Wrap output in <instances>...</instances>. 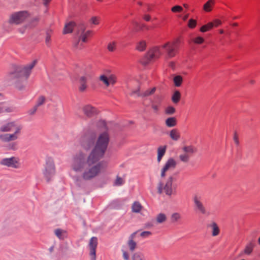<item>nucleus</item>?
<instances>
[{"instance_id": "f257e3e1", "label": "nucleus", "mask_w": 260, "mask_h": 260, "mask_svg": "<svg viewBox=\"0 0 260 260\" xmlns=\"http://www.w3.org/2000/svg\"><path fill=\"white\" fill-rule=\"evenodd\" d=\"M96 136L88 133L82 136L79 140V145L84 150H91L88 155L80 151L75 154L71 166V176L74 182L80 186L83 181H90L105 171L107 162L99 161L103 158L107 150L109 142V135L107 132L101 133L95 142Z\"/></svg>"}, {"instance_id": "f03ea898", "label": "nucleus", "mask_w": 260, "mask_h": 260, "mask_svg": "<svg viewBox=\"0 0 260 260\" xmlns=\"http://www.w3.org/2000/svg\"><path fill=\"white\" fill-rule=\"evenodd\" d=\"M36 64L37 60H34L25 65L14 66L7 75V79L15 83L18 88L21 89L22 87L19 85V83L28 78Z\"/></svg>"}, {"instance_id": "7ed1b4c3", "label": "nucleus", "mask_w": 260, "mask_h": 260, "mask_svg": "<svg viewBox=\"0 0 260 260\" xmlns=\"http://www.w3.org/2000/svg\"><path fill=\"white\" fill-rule=\"evenodd\" d=\"M22 126L15 121L6 122L0 126V141L9 143L17 140L21 134Z\"/></svg>"}, {"instance_id": "20e7f679", "label": "nucleus", "mask_w": 260, "mask_h": 260, "mask_svg": "<svg viewBox=\"0 0 260 260\" xmlns=\"http://www.w3.org/2000/svg\"><path fill=\"white\" fill-rule=\"evenodd\" d=\"M176 180L173 175L170 176L164 182L160 181L157 186V192L161 194L163 192L168 196L174 194L176 191V186L173 184Z\"/></svg>"}, {"instance_id": "39448f33", "label": "nucleus", "mask_w": 260, "mask_h": 260, "mask_svg": "<svg viewBox=\"0 0 260 260\" xmlns=\"http://www.w3.org/2000/svg\"><path fill=\"white\" fill-rule=\"evenodd\" d=\"M30 17L27 11H20L11 13L8 19V23L11 25H20L25 22Z\"/></svg>"}, {"instance_id": "423d86ee", "label": "nucleus", "mask_w": 260, "mask_h": 260, "mask_svg": "<svg viewBox=\"0 0 260 260\" xmlns=\"http://www.w3.org/2000/svg\"><path fill=\"white\" fill-rule=\"evenodd\" d=\"M192 201L194 210L198 213L205 215H209L210 212L208 211L203 203L202 197L199 194H195L192 197Z\"/></svg>"}, {"instance_id": "0eeeda50", "label": "nucleus", "mask_w": 260, "mask_h": 260, "mask_svg": "<svg viewBox=\"0 0 260 260\" xmlns=\"http://www.w3.org/2000/svg\"><path fill=\"white\" fill-rule=\"evenodd\" d=\"M179 42V39H176L173 42H168L161 45V48L164 50V52L166 53L168 58H172L175 56Z\"/></svg>"}, {"instance_id": "6e6552de", "label": "nucleus", "mask_w": 260, "mask_h": 260, "mask_svg": "<svg viewBox=\"0 0 260 260\" xmlns=\"http://www.w3.org/2000/svg\"><path fill=\"white\" fill-rule=\"evenodd\" d=\"M43 174L47 181H49L55 173V167L54 161L51 157L46 159V162L43 170Z\"/></svg>"}, {"instance_id": "1a4fd4ad", "label": "nucleus", "mask_w": 260, "mask_h": 260, "mask_svg": "<svg viewBox=\"0 0 260 260\" xmlns=\"http://www.w3.org/2000/svg\"><path fill=\"white\" fill-rule=\"evenodd\" d=\"M183 153L180 154L178 157L181 162L188 163L190 155L196 152V149L192 145L185 146L182 148Z\"/></svg>"}, {"instance_id": "9d476101", "label": "nucleus", "mask_w": 260, "mask_h": 260, "mask_svg": "<svg viewBox=\"0 0 260 260\" xmlns=\"http://www.w3.org/2000/svg\"><path fill=\"white\" fill-rule=\"evenodd\" d=\"M0 165L13 169H19L21 166L20 159L18 157L14 156L1 159Z\"/></svg>"}, {"instance_id": "9b49d317", "label": "nucleus", "mask_w": 260, "mask_h": 260, "mask_svg": "<svg viewBox=\"0 0 260 260\" xmlns=\"http://www.w3.org/2000/svg\"><path fill=\"white\" fill-rule=\"evenodd\" d=\"M81 34L79 37V40L74 43V47L78 50L82 49L84 46L82 43H85L87 41V38L91 33V31L87 30L85 32V27L83 25L82 26L81 28Z\"/></svg>"}, {"instance_id": "f8f14e48", "label": "nucleus", "mask_w": 260, "mask_h": 260, "mask_svg": "<svg viewBox=\"0 0 260 260\" xmlns=\"http://www.w3.org/2000/svg\"><path fill=\"white\" fill-rule=\"evenodd\" d=\"M177 166V162L172 157L169 158L165 162L160 171V176L161 178L166 177L167 172L170 170L175 169Z\"/></svg>"}, {"instance_id": "ddd939ff", "label": "nucleus", "mask_w": 260, "mask_h": 260, "mask_svg": "<svg viewBox=\"0 0 260 260\" xmlns=\"http://www.w3.org/2000/svg\"><path fill=\"white\" fill-rule=\"evenodd\" d=\"M40 19L39 16L32 17L27 23L19 27L18 31L21 34H24L27 30L36 27L38 25Z\"/></svg>"}, {"instance_id": "4468645a", "label": "nucleus", "mask_w": 260, "mask_h": 260, "mask_svg": "<svg viewBox=\"0 0 260 260\" xmlns=\"http://www.w3.org/2000/svg\"><path fill=\"white\" fill-rule=\"evenodd\" d=\"M162 48L161 46H155L151 49L147 53L146 57L148 61H151L152 59L158 58L163 54Z\"/></svg>"}, {"instance_id": "2eb2a0df", "label": "nucleus", "mask_w": 260, "mask_h": 260, "mask_svg": "<svg viewBox=\"0 0 260 260\" xmlns=\"http://www.w3.org/2000/svg\"><path fill=\"white\" fill-rule=\"evenodd\" d=\"M98 246V239L96 237H92L89 241V255L90 260H96V249Z\"/></svg>"}, {"instance_id": "dca6fc26", "label": "nucleus", "mask_w": 260, "mask_h": 260, "mask_svg": "<svg viewBox=\"0 0 260 260\" xmlns=\"http://www.w3.org/2000/svg\"><path fill=\"white\" fill-rule=\"evenodd\" d=\"M92 77V74L91 73H87L84 75L80 77L79 79V89L80 91H84L86 88V82L91 80Z\"/></svg>"}, {"instance_id": "f3484780", "label": "nucleus", "mask_w": 260, "mask_h": 260, "mask_svg": "<svg viewBox=\"0 0 260 260\" xmlns=\"http://www.w3.org/2000/svg\"><path fill=\"white\" fill-rule=\"evenodd\" d=\"M138 231H136L132 233L129 237L127 241V245L129 247V250L131 251H134L137 246V243L134 241V239L136 237V234Z\"/></svg>"}, {"instance_id": "a211bd4d", "label": "nucleus", "mask_w": 260, "mask_h": 260, "mask_svg": "<svg viewBox=\"0 0 260 260\" xmlns=\"http://www.w3.org/2000/svg\"><path fill=\"white\" fill-rule=\"evenodd\" d=\"M83 111L88 117H91L96 114V110L90 105H86L83 107Z\"/></svg>"}, {"instance_id": "6ab92c4d", "label": "nucleus", "mask_w": 260, "mask_h": 260, "mask_svg": "<svg viewBox=\"0 0 260 260\" xmlns=\"http://www.w3.org/2000/svg\"><path fill=\"white\" fill-rule=\"evenodd\" d=\"M75 25L76 23L74 21H70L66 23L63 29V34H67L72 32Z\"/></svg>"}, {"instance_id": "aec40b11", "label": "nucleus", "mask_w": 260, "mask_h": 260, "mask_svg": "<svg viewBox=\"0 0 260 260\" xmlns=\"http://www.w3.org/2000/svg\"><path fill=\"white\" fill-rule=\"evenodd\" d=\"M207 227L211 229L212 236H217L219 234L220 230L218 225L215 222L212 221L211 223L207 225Z\"/></svg>"}, {"instance_id": "412c9836", "label": "nucleus", "mask_w": 260, "mask_h": 260, "mask_svg": "<svg viewBox=\"0 0 260 260\" xmlns=\"http://www.w3.org/2000/svg\"><path fill=\"white\" fill-rule=\"evenodd\" d=\"M167 149V146H161L157 148V161L158 163L160 162L162 157L165 154Z\"/></svg>"}, {"instance_id": "4be33fe9", "label": "nucleus", "mask_w": 260, "mask_h": 260, "mask_svg": "<svg viewBox=\"0 0 260 260\" xmlns=\"http://www.w3.org/2000/svg\"><path fill=\"white\" fill-rule=\"evenodd\" d=\"M255 244L253 241L249 242L245 246L244 249L243 250V253L246 255H250L253 251Z\"/></svg>"}, {"instance_id": "5701e85b", "label": "nucleus", "mask_w": 260, "mask_h": 260, "mask_svg": "<svg viewBox=\"0 0 260 260\" xmlns=\"http://www.w3.org/2000/svg\"><path fill=\"white\" fill-rule=\"evenodd\" d=\"M54 233L56 237L59 239L62 240L67 237V232L60 229H56L54 231Z\"/></svg>"}, {"instance_id": "b1692460", "label": "nucleus", "mask_w": 260, "mask_h": 260, "mask_svg": "<svg viewBox=\"0 0 260 260\" xmlns=\"http://www.w3.org/2000/svg\"><path fill=\"white\" fill-rule=\"evenodd\" d=\"M165 124L169 127H174L177 124L176 118L174 117H169L165 120Z\"/></svg>"}, {"instance_id": "393cba45", "label": "nucleus", "mask_w": 260, "mask_h": 260, "mask_svg": "<svg viewBox=\"0 0 260 260\" xmlns=\"http://www.w3.org/2000/svg\"><path fill=\"white\" fill-rule=\"evenodd\" d=\"M170 137L173 140L178 141L180 138V135L177 129H173L170 132Z\"/></svg>"}, {"instance_id": "a878e982", "label": "nucleus", "mask_w": 260, "mask_h": 260, "mask_svg": "<svg viewBox=\"0 0 260 260\" xmlns=\"http://www.w3.org/2000/svg\"><path fill=\"white\" fill-rule=\"evenodd\" d=\"M142 208V206L139 202H135L132 206V210L134 213H140Z\"/></svg>"}, {"instance_id": "bb28decb", "label": "nucleus", "mask_w": 260, "mask_h": 260, "mask_svg": "<svg viewBox=\"0 0 260 260\" xmlns=\"http://www.w3.org/2000/svg\"><path fill=\"white\" fill-rule=\"evenodd\" d=\"M181 99V93L179 90H175L171 98L172 101L174 104H177Z\"/></svg>"}, {"instance_id": "cd10ccee", "label": "nucleus", "mask_w": 260, "mask_h": 260, "mask_svg": "<svg viewBox=\"0 0 260 260\" xmlns=\"http://www.w3.org/2000/svg\"><path fill=\"white\" fill-rule=\"evenodd\" d=\"M215 2L214 0H209L204 4L203 6L204 10L207 12H210Z\"/></svg>"}, {"instance_id": "c85d7f7f", "label": "nucleus", "mask_w": 260, "mask_h": 260, "mask_svg": "<svg viewBox=\"0 0 260 260\" xmlns=\"http://www.w3.org/2000/svg\"><path fill=\"white\" fill-rule=\"evenodd\" d=\"M132 260H146V258L143 253L138 251L134 253Z\"/></svg>"}, {"instance_id": "c756f323", "label": "nucleus", "mask_w": 260, "mask_h": 260, "mask_svg": "<svg viewBox=\"0 0 260 260\" xmlns=\"http://www.w3.org/2000/svg\"><path fill=\"white\" fill-rule=\"evenodd\" d=\"M13 111L12 107L7 106L6 104L0 103V113L4 112H11Z\"/></svg>"}, {"instance_id": "7c9ffc66", "label": "nucleus", "mask_w": 260, "mask_h": 260, "mask_svg": "<svg viewBox=\"0 0 260 260\" xmlns=\"http://www.w3.org/2000/svg\"><path fill=\"white\" fill-rule=\"evenodd\" d=\"M155 219L157 223H162L166 221L167 216L165 214L160 213L156 216Z\"/></svg>"}, {"instance_id": "2f4dec72", "label": "nucleus", "mask_w": 260, "mask_h": 260, "mask_svg": "<svg viewBox=\"0 0 260 260\" xmlns=\"http://www.w3.org/2000/svg\"><path fill=\"white\" fill-rule=\"evenodd\" d=\"M173 82L175 86L180 87L182 83L183 78L180 75L175 76L173 78Z\"/></svg>"}, {"instance_id": "473e14b6", "label": "nucleus", "mask_w": 260, "mask_h": 260, "mask_svg": "<svg viewBox=\"0 0 260 260\" xmlns=\"http://www.w3.org/2000/svg\"><path fill=\"white\" fill-rule=\"evenodd\" d=\"M214 26L213 22H209L208 24L202 26L200 28V31L204 32L211 30Z\"/></svg>"}, {"instance_id": "72a5a7b5", "label": "nucleus", "mask_w": 260, "mask_h": 260, "mask_svg": "<svg viewBox=\"0 0 260 260\" xmlns=\"http://www.w3.org/2000/svg\"><path fill=\"white\" fill-rule=\"evenodd\" d=\"M181 216L180 213L176 212L174 213L171 215V220L173 222H175L178 221L179 220L181 219Z\"/></svg>"}, {"instance_id": "f704fd0d", "label": "nucleus", "mask_w": 260, "mask_h": 260, "mask_svg": "<svg viewBox=\"0 0 260 260\" xmlns=\"http://www.w3.org/2000/svg\"><path fill=\"white\" fill-rule=\"evenodd\" d=\"M146 44L145 41H140L137 46V49L140 51H143L145 49Z\"/></svg>"}, {"instance_id": "c9c22d12", "label": "nucleus", "mask_w": 260, "mask_h": 260, "mask_svg": "<svg viewBox=\"0 0 260 260\" xmlns=\"http://www.w3.org/2000/svg\"><path fill=\"white\" fill-rule=\"evenodd\" d=\"M156 89L153 87L150 89H147L141 94L142 96H147L152 94L155 91Z\"/></svg>"}, {"instance_id": "e433bc0d", "label": "nucleus", "mask_w": 260, "mask_h": 260, "mask_svg": "<svg viewBox=\"0 0 260 260\" xmlns=\"http://www.w3.org/2000/svg\"><path fill=\"white\" fill-rule=\"evenodd\" d=\"M100 81L103 82L106 86H109L110 85L108 77L105 76V75H102L100 76Z\"/></svg>"}, {"instance_id": "4c0bfd02", "label": "nucleus", "mask_w": 260, "mask_h": 260, "mask_svg": "<svg viewBox=\"0 0 260 260\" xmlns=\"http://www.w3.org/2000/svg\"><path fill=\"white\" fill-rule=\"evenodd\" d=\"M175 112V109L172 106H169L165 110V113L168 115L173 114Z\"/></svg>"}, {"instance_id": "58836bf2", "label": "nucleus", "mask_w": 260, "mask_h": 260, "mask_svg": "<svg viewBox=\"0 0 260 260\" xmlns=\"http://www.w3.org/2000/svg\"><path fill=\"white\" fill-rule=\"evenodd\" d=\"M116 45V43L114 41L111 42L108 45V49L109 51L113 52L115 50Z\"/></svg>"}, {"instance_id": "ea45409f", "label": "nucleus", "mask_w": 260, "mask_h": 260, "mask_svg": "<svg viewBox=\"0 0 260 260\" xmlns=\"http://www.w3.org/2000/svg\"><path fill=\"white\" fill-rule=\"evenodd\" d=\"M45 102V98L43 96H40L39 98V99L37 101V103L35 106L38 108V107L44 104Z\"/></svg>"}, {"instance_id": "a19ab883", "label": "nucleus", "mask_w": 260, "mask_h": 260, "mask_svg": "<svg viewBox=\"0 0 260 260\" xmlns=\"http://www.w3.org/2000/svg\"><path fill=\"white\" fill-rule=\"evenodd\" d=\"M124 183V181L122 178L117 177L114 182V185L116 186H120L123 184Z\"/></svg>"}, {"instance_id": "79ce46f5", "label": "nucleus", "mask_w": 260, "mask_h": 260, "mask_svg": "<svg viewBox=\"0 0 260 260\" xmlns=\"http://www.w3.org/2000/svg\"><path fill=\"white\" fill-rule=\"evenodd\" d=\"M89 21L92 24L98 25L99 24V18L96 16H93L90 19Z\"/></svg>"}, {"instance_id": "37998d69", "label": "nucleus", "mask_w": 260, "mask_h": 260, "mask_svg": "<svg viewBox=\"0 0 260 260\" xmlns=\"http://www.w3.org/2000/svg\"><path fill=\"white\" fill-rule=\"evenodd\" d=\"M193 42L197 44H201L204 42V39L201 37H197L193 40Z\"/></svg>"}, {"instance_id": "c03bdc74", "label": "nucleus", "mask_w": 260, "mask_h": 260, "mask_svg": "<svg viewBox=\"0 0 260 260\" xmlns=\"http://www.w3.org/2000/svg\"><path fill=\"white\" fill-rule=\"evenodd\" d=\"M197 25V21L192 19H189L188 21V26L190 28H193Z\"/></svg>"}, {"instance_id": "a18cd8bd", "label": "nucleus", "mask_w": 260, "mask_h": 260, "mask_svg": "<svg viewBox=\"0 0 260 260\" xmlns=\"http://www.w3.org/2000/svg\"><path fill=\"white\" fill-rule=\"evenodd\" d=\"M108 81H109L110 85V84L113 85L115 83L116 78H115V76H114L113 75H109V76H108Z\"/></svg>"}, {"instance_id": "49530a36", "label": "nucleus", "mask_w": 260, "mask_h": 260, "mask_svg": "<svg viewBox=\"0 0 260 260\" xmlns=\"http://www.w3.org/2000/svg\"><path fill=\"white\" fill-rule=\"evenodd\" d=\"M182 10V8L180 6H175L171 9V11L174 13L180 12Z\"/></svg>"}, {"instance_id": "de8ad7c7", "label": "nucleus", "mask_w": 260, "mask_h": 260, "mask_svg": "<svg viewBox=\"0 0 260 260\" xmlns=\"http://www.w3.org/2000/svg\"><path fill=\"white\" fill-rule=\"evenodd\" d=\"M151 235V233L149 231H144L140 233V236L143 238H147Z\"/></svg>"}, {"instance_id": "09e8293b", "label": "nucleus", "mask_w": 260, "mask_h": 260, "mask_svg": "<svg viewBox=\"0 0 260 260\" xmlns=\"http://www.w3.org/2000/svg\"><path fill=\"white\" fill-rule=\"evenodd\" d=\"M37 109H38V107H36V106H35L32 108H31V109H30L29 110H28L27 113L29 115H33L35 114Z\"/></svg>"}, {"instance_id": "8fccbe9b", "label": "nucleus", "mask_w": 260, "mask_h": 260, "mask_svg": "<svg viewBox=\"0 0 260 260\" xmlns=\"http://www.w3.org/2000/svg\"><path fill=\"white\" fill-rule=\"evenodd\" d=\"M233 139H234V143H235V144L237 146H238L239 144V141L238 135L236 132L234 133Z\"/></svg>"}, {"instance_id": "3c124183", "label": "nucleus", "mask_w": 260, "mask_h": 260, "mask_svg": "<svg viewBox=\"0 0 260 260\" xmlns=\"http://www.w3.org/2000/svg\"><path fill=\"white\" fill-rule=\"evenodd\" d=\"M158 105L159 104H156L153 102L152 103L151 107L155 112H157L159 110Z\"/></svg>"}, {"instance_id": "603ef678", "label": "nucleus", "mask_w": 260, "mask_h": 260, "mask_svg": "<svg viewBox=\"0 0 260 260\" xmlns=\"http://www.w3.org/2000/svg\"><path fill=\"white\" fill-rule=\"evenodd\" d=\"M131 95H132V96L136 95L137 96H142L141 94H140V93H139V89H138L136 90L133 91L131 93Z\"/></svg>"}, {"instance_id": "864d4df0", "label": "nucleus", "mask_w": 260, "mask_h": 260, "mask_svg": "<svg viewBox=\"0 0 260 260\" xmlns=\"http://www.w3.org/2000/svg\"><path fill=\"white\" fill-rule=\"evenodd\" d=\"M122 256H123L124 259H125V260L129 259V256L128 253L126 251H123Z\"/></svg>"}, {"instance_id": "5fc2aeb1", "label": "nucleus", "mask_w": 260, "mask_h": 260, "mask_svg": "<svg viewBox=\"0 0 260 260\" xmlns=\"http://www.w3.org/2000/svg\"><path fill=\"white\" fill-rule=\"evenodd\" d=\"M98 125L102 126L104 128V129H107L106 124L105 121L101 120L99 121Z\"/></svg>"}, {"instance_id": "6e6d98bb", "label": "nucleus", "mask_w": 260, "mask_h": 260, "mask_svg": "<svg viewBox=\"0 0 260 260\" xmlns=\"http://www.w3.org/2000/svg\"><path fill=\"white\" fill-rule=\"evenodd\" d=\"M17 144L16 143H11L9 145V148L10 149L15 150L16 149Z\"/></svg>"}, {"instance_id": "4d7b16f0", "label": "nucleus", "mask_w": 260, "mask_h": 260, "mask_svg": "<svg viewBox=\"0 0 260 260\" xmlns=\"http://www.w3.org/2000/svg\"><path fill=\"white\" fill-rule=\"evenodd\" d=\"M132 22L133 24V25L136 27V30H137V28H139V29L140 28L141 24L139 22H138L137 21H136L135 20H133Z\"/></svg>"}, {"instance_id": "13d9d810", "label": "nucleus", "mask_w": 260, "mask_h": 260, "mask_svg": "<svg viewBox=\"0 0 260 260\" xmlns=\"http://www.w3.org/2000/svg\"><path fill=\"white\" fill-rule=\"evenodd\" d=\"M144 20L146 21H149L151 20V16L149 15L145 14L143 17Z\"/></svg>"}, {"instance_id": "bf43d9fd", "label": "nucleus", "mask_w": 260, "mask_h": 260, "mask_svg": "<svg viewBox=\"0 0 260 260\" xmlns=\"http://www.w3.org/2000/svg\"><path fill=\"white\" fill-rule=\"evenodd\" d=\"M214 26H217L221 24V21L218 19H216L213 22Z\"/></svg>"}, {"instance_id": "052dcab7", "label": "nucleus", "mask_w": 260, "mask_h": 260, "mask_svg": "<svg viewBox=\"0 0 260 260\" xmlns=\"http://www.w3.org/2000/svg\"><path fill=\"white\" fill-rule=\"evenodd\" d=\"M43 4L45 7H47L51 0H42Z\"/></svg>"}, {"instance_id": "680f3d73", "label": "nucleus", "mask_w": 260, "mask_h": 260, "mask_svg": "<svg viewBox=\"0 0 260 260\" xmlns=\"http://www.w3.org/2000/svg\"><path fill=\"white\" fill-rule=\"evenodd\" d=\"M144 28H145V29H146L147 30L149 29L148 26H147L146 24H141V26H140V30H143Z\"/></svg>"}, {"instance_id": "e2e57ef3", "label": "nucleus", "mask_w": 260, "mask_h": 260, "mask_svg": "<svg viewBox=\"0 0 260 260\" xmlns=\"http://www.w3.org/2000/svg\"><path fill=\"white\" fill-rule=\"evenodd\" d=\"M50 41V37L49 36H47L46 38V43L47 44L49 43Z\"/></svg>"}, {"instance_id": "0e129e2a", "label": "nucleus", "mask_w": 260, "mask_h": 260, "mask_svg": "<svg viewBox=\"0 0 260 260\" xmlns=\"http://www.w3.org/2000/svg\"><path fill=\"white\" fill-rule=\"evenodd\" d=\"M169 67H170L171 68H172L173 69H174V67H175V63L174 62H170L169 63Z\"/></svg>"}, {"instance_id": "69168bd1", "label": "nucleus", "mask_w": 260, "mask_h": 260, "mask_svg": "<svg viewBox=\"0 0 260 260\" xmlns=\"http://www.w3.org/2000/svg\"><path fill=\"white\" fill-rule=\"evenodd\" d=\"M188 14L186 15L185 16H184L183 20H186V19L188 18Z\"/></svg>"}, {"instance_id": "338daca9", "label": "nucleus", "mask_w": 260, "mask_h": 260, "mask_svg": "<svg viewBox=\"0 0 260 260\" xmlns=\"http://www.w3.org/2000/svg\"><path fill=\"white\" fill-rule=\"evenodd\" d=\"M53 249H54L53 246H52V247H50V248H49V251H50V252H52V251L53 250Z\"/></svg>"}, {"instance_id": "774afa93", "label": "nucleus", "mask_w": 260, "mask_h": 260, "mask_svg": "<svg viewBox=\"0 0 260 260\" xmlns=\"http://www.w3.org/2000/svg\"><path fill=\"white\" fill-rule=\"evenodd\" d=\"M257 242L259 245H260V236L258 238Z\"/></svg>"}]
</instances>
